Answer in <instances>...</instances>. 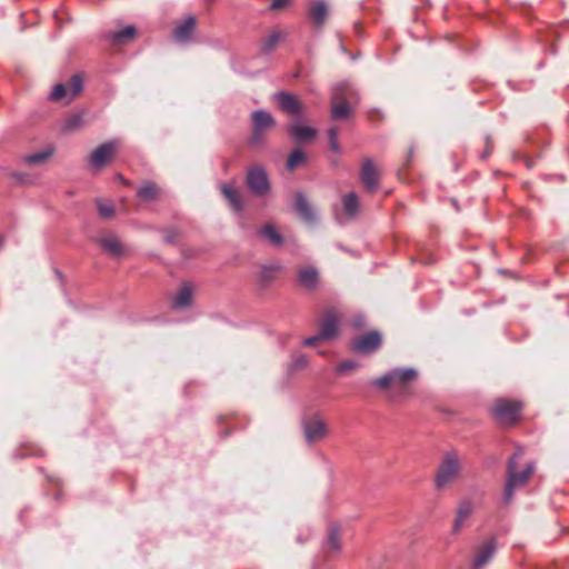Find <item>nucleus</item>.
Returning a JSON list of instances; mask_svg holds the SVG:
<instances>
[{
  "label": "nucleus",
  "mask_w": 569,
  "mask_h": 569,
  "mask_svg": "<svg viewBox=\"0 0 569 569\" xmlns=\"http://www.w3.org/2000/svg\"><path fill=\"white\" fill-rule=\"evenodd\" d=\"M522 456L523 450L518 449L508 462V479L503 492V500L506 503H509L512 500L515 489L517 487L525 486L535 471L532 462L528 463L520 472L516 470L517 461L521 459Z\"/></svg>",
  "instance_id": "1"
},
{
  "label": "nucleus",
  "mask_w": 569,
  "mask_h": 569,
  "mask_svg": "<svg viewBox=\"0 0 569 569\" xmlns=\"http://www.w3.org/2000/svg\"><path fill=\"white\" fill-rule=\"evenodd\" d=\"M355 92L348 83H339L335 87L331 98V118L333 120H343L351 116L352 108L349 100Z\"/></svg>",
  "instance_id": "2"
},
{
  "label": "nucleus",
  "mask_w": 569,
  "mask_h": 569,
  "mask_svg": "<svg viewBox=\"0 0 569 569\" xmlns=\"http://www.w3.org/2000/svg\"><path fill=\"white\" fill-rule=\"evenodd\" d=\"M461 470V462L456 452H448L445 455L441 463L438 467L435 485L437 489L447 488L459 476Z\"/></svg>",
  "instance_id": "3"
},
{
  "label": "nucleus",
  "mask_w": 569,
  "mask_h": 569,
  "mask_svg": "<svg viewBox=\"0 0 569 569\" xmlns=\"http://www.w3.org/2000/svg\"><path fill=\"white\" fill-rule=\"evenodd\" d=\"M522 403L516 400L498 399L493 407L492 413L501 425H512L520 416Z\"/></svg>",
  "instance_id": "4"
},
{
  "label": "nucleus",
  "mask_w": 569,
  "mask_h": 569,
  "mask_svg": "<svg viewBox=\"0 0 569 569\" xmlns=\"http://www.w3.org/2000/svg\"><path fill=\"white\" fill-rule=\"evenodd\" d=\"M252 120V134L249 143L251 146H259L263 142L264 132L272 129L276 124L274 118L271 113L264 110H256L251 114Z\"/></svg>",
  "instance_id": "5"
},
{
  "label": "nucleus",
  "mask_w": 569,
  "mask_h": 569,
  "mask_svg": "<svg viewBox=\"0 0 569 569\" xmlns=\"http://www.w3.org/2000/svg\"><path fill=\"white\" fill-rule=\"evenodd\" d=\"M416 377L417 372L413 369H393L377 379L375 385L382 389L391 386L406 388Z\"/></svg>",
  "instance_id": "6"
},
{
  "label": "nucleus",
  "mask_w": 569,
  "mask_h": 569,
  "mask_svg": "<svg viewBox=\"0 0 569 569\" xmlns=\"http://www.w3.org/2000/svg\"><path fill=\"white\" fill-rule=\"evenodd\" d=\"M246 182L249 190L257 197H263L270 190L268 174L261 166H253L248 169Z\"/></svg>",
  "instance_id": "7"
},
{
  "label": "nucleus",
  "mask_w": 569,
  "mask_h": 569,
  "mask_svg": "<svg viewBox=\"0 0 569 569\" xmlns=\"http://www.w3.org/2000/svg\"><path fill=\"white\" fill-rule=\"evenodd\" d=\"M340 318V313L335 308L326 310L319 323L320 337L327 340L335 338L338 333Z\"/></svg>",
  "instance_id": "8"
},
{
  "label": "nucleus",
  "mask_w": 569,
  "mask_h": 569,
  "mask_svg": "<svg viewBox=\"0 0 569 569\" xmlns=\"http://www.w3.org/2000/svg\"><path fill=\"white\" fill-rule=\"evenodd\" d=\"M381 346V335L378 331H371L356 338L352 341V349L362 355H369L377 351Z\"/></svg>",
  "instance_id": "9"
},
{
  "label": "nucleus",
  "mask_w": 569,
  "mask_h": 569,
  "mask_svg": "<svg viewBox=\"0 0 569 569\" xmlns=\"http://www.w3.org/2000/svg\"><path fill=\"white\" fill-rule=\"evenodd\" d=\"M359 178H360V181L363 184V187L369 192H375L378 189V187H379L378 170H377L373 161L370 158H367L363 160L361 168H360Z\"/></svg>",
  "instance_id": "10"
},
{
  "label": "nucleus",
  "mask_w": 569,
  "mask_h": 569,
  "mask_svg": "<svg viewBox=\"0 0 569 569\" xmlns=\"http://www.w3.org/2000/svg\"><path fill=\"white\" fill-rule=\"evenodd\" d=\"M117 150V142L108 141L96 148L90 156V164L94 168H102L112 158Z\"/></svg>",
  "instance_id": "11"
},
{
  "label": "nucleus",
  "mask_w": 569,
  "mask_h": 569,
  "mask_svg": "<svg viewBox=\"0 0 569 569\" xmlns=\"http://www.w3.org/2000/svg\"><path fill=\"white\" fill-rule=\"evenodd\" d=\"M305 436L308 442L321 440L327 435V425L319 417L315 416L303 423Z\"/></svg>",
  "instance_id": "12"
},
{
  "label": "nucleus",
  "mask_w": 569,
  "mask_h": 569,
  "mask_svg": "<svg viewBox=\"0 0 569 569\" xmlns=\"http://www.w3.org/2000/svg\"><path fill=\"white\" fill-rule=\"evenodd\" d=\"M497 549L496 540L490 538L482 542L476 551L472 568L482 569L493 557Z\"/></svg>",
  "instance_id": "13"
},
{
  "label": "nucleus",
  "mask_w": 569,
  "mask_h": 569,
  "mask_svg": "<svg viewBox=\"0 0 569 569\" xmlns=\"http://www.w3.org/2000/svg\"><path fill=\"white\" fill-rule=\"evenodd\" d=\"M279 108L292 116H299L302 112L301 101L292 93L279 92L276 94Z\"/></svg>",
  "instance_id": "14"
},
{
  "label": "nucleus",
  "mask_w": 569,
  "mask_h": 569,
  "mask_svg": "<svg viewBox=\"0 0 569 569\" xmlns=\"http://www.w3.org/2000/svg\"><path fill=\"white\" fill-rule=\"evenodd\" d=\"M194 288L192 283L184 282L172 298V307L178 310L186 309L191 306Z\"/></svg>",
  "instance_id": "15"
},
{
  "label": "nucleus",
  "mask_w": 569,
  "mask_h": 569,
  "mask_svg": "<svg viewBox=\"0 0 569 569\" xmlns=\"http://www.w3.org/2000/svg\"><path fill=\"white\" fill-rule=\"evenodd\" d=\"M328 16V6L325 0H316L309 4L308 17L318 28H321Z\"/></svg>",
  "instance_id": "16"
},
{
  "label": "nucleus",
  "mask_w": 569,
  "mask_h": 569,
  "mask_svg": "<svg viewBox=\"0 0 569 569\" xmlns=\"http://www.w3.org/2000/svg\"><path fill=\"white\" fill-rule=\"evenodd\" d=\"M196 19L193 17H188L183 21H181L173 31V37L176 41L180 43L188 42L191 39V36L194 31Z\"/></svg>",
  "instance_id": "17"
},
{
  "label": "nucleus",
  "mask_w": 569,
  "mask_h": 569,
  "mask_svg": "<svg viewBox=\"0 0 569 569\" xmlns=\"http://www.w3.org/2000/svg\"><path fill=\"white\" fill-rule=\"evenodd\" d=\"M472 510L473 503L471 500L463 499L459 502L452 527L453 532H459L461 530L466 520L471 515Z\"/></svg>",
  "instance_id": "18"
},
{
  "label": "nucleus",
  "mask_w": 569,
  "mask_h": 569,
  "mask_svg": "<svg viewBox=\"0 0 569 569\" xmlns=\"http://www.w3.org/2000/svg\"><path fill=\"white\" fill-rule=\"evenodd\" d=\"M326 549L332 552H339L342 548L341 528L337 522H332L328 527L326 540Z\"/></svg>",
  "instance_id": "19"
},
{
  "label": "nucleus",
  "mask_w": 569,
  "mask_h": 569,
  "mask_svg": "<svg viewBox=\"0 0 569 569\" xmlns=\"http://www.w3.org/2000/svg\"><path fill=\"white\" fill-rule=\"evenodd\" d=\"M101 247L113 257H124L127 254L126 248L120 240L116 237H106L99 240Z\"/></svg>",
  "instance_id": "20"
},
{
  "label": "nucleus",
  "mask_w": 569,
  "mask_h": 569,
  "mask_svg": "<svg viewBox=\"0 0 569 569\" xmlns=\"http://www.w3.org/2000/svg\"><path fill=\"white\" fill-rule=\"evenodd\" d=\"M221 192L229 201L230 206L234 211L240 212L243 209L242 198L239 191L233 186L229 183H223L221 186Z\"/></svg>",
  "instance_id": "21"
},
{
  "label": "nucleus",
  "mask_w": 569,
  "mask_h": 569,
  "mask_svg": "<svg viewBox=\"0 0 569 569\" xmlns=\"http://www.w3.org/2000/svg\"><path fill=\"white\" fill-rule=\"evenodd\" d=\"M319 279V273L315 268H303L298 273V281L300 286L306 289H315Z\"/></svg>",
  "instance_id": "22"
},
{
  "label": "nucleus",
  "mask_w": 569,
  "mask_h": 569,
  "mask_svg": "<svg viewBox=\"0 0 569 569\" xmlns=\"http://www.w3.org/2000/svg\"><path fill=\"white\" fill-rule=\"evenodd\" d=\"M288 131L299 142L311 140L317 133L316 129L303 124H293Z\"/></svg>",
  "instance_id": "23"
},
{
  "label": "nucleus",
  "mask_w": 569,
  "mask_h": 569,
  "mask_svg": "<svg viewBox=\"0 0 569 569\" xmlns=\"http://www.w3.org/2000/svg\"><path fill=\"white\" fill-rule=\"evenodd\" d=\"M137 30L133 26H127L122 30L110 32L107 37L114 44H123L136 37Z\"/></svg>",
  "instance_id": "24"
},
{
  "label": "nucleus",
  "mask_w": 569,
  "mask_h": 569,
  "mask_svg": "<svg viewBox=\"0 0 569 569\" xmlns=\"http://www.w3.org/2000/svg\"><path fill=\"white\" fill-rule=\"evenodd\" d=\"M296 212L306 221H312L315 218V214L305 198V196L300 192L296 194V204H295Z\"/></svg>",
  "instance_id": "25"
},
{
  "label": "nucleus",
  "mask_w": 569,
  "mask_h": 569,
  "mask_svg": "<svg viewBox=\"0 0 569 569\" xmlns=\"http://www.w3.org/2000/svg\"><path fill=\"white\" fill-rule=\"evenodd\" d=\"M342 206L345 213L349 218H355L359 212L360 203L359 198L355 192H349L342 197Z\"/></svg>",
  "instance_id": "26"
},
{
  "label": "nucleus",
  "mask_w": 569,
  "mask_h": 569,
  "mask_svg": "<svg viewBox=\"0 0 569 569\" xmlns=\"http://www.w3.org/2000/svg\"><path fill=\"white\" fill-rule=\"evenodd\" d=\"M258 233L266 238L271 244L280 246L282 244V237L279 233V231L276 229V227L271 223H267L263 227H261L258 231Z\"/></svg>",
  "instance_id": "27"
},
{
  "label": "nucleus",
  "mask_w": 569,
  "mask_h": 569,
  "mask_svg": "<svg viewBox=\"0 0 569 569\" xmlns=\"http://www.w3.org/2000/svg\"><path fill=\"white\" fill-rule=\"evenodd\" d=\"M283 39V36L280 31H273L271 32L264 40L262 41L261 50L264 53H269L272 51L277 44Z\"/></svg>",
  "instance_id": "28"
},
{
  "label": "nucleus",
  "mask_w": 569,
  "mask_h": 569,
  "mask_svg": "<svg viewBox=\"0 0 569 569\" xmlns=\"http://www.w3.org/2000/svg\"><path fill=\"white\" fill-rule=\"evenodd\" d=\"M306 160V153L300 149H296L289 154L287 167L289 170H295L296 168L305 164Z\"/></svg>",
  "instance_id": "29"
},
{
  "label": "nucleus",
  "mask_w": 569,
  "mask_h": 569,
  "mask_svg": "<svg viewBox=\"0 0 569 569\" xmlns=\"http://www.w3.org/2000/svg\"><path fill=\"white\" fill-rule=\"evenodd\" d=\"M159 190L154 183L148 182L138 190V197L142 200H153L158 197Z\"/></svg>",
  "instance_id": "30"
},
{
  "label": "nucleus",
  "mask_w": 569,
  "mask_h": 569,
  "mask_svg": "<svg viewBox=\"0 0 569 569\" xmlns=\"http://www.w3.org/2000/svg\"><path fill=\"white\" fill-rule=\"evenodd\" d=\"M53 153V150L51 148H48L42 151L34 152L32 154H29L24 158V161L29 164H37L44 162L47 159L51 157Z\"/></svg>",
  "instance_id": "31"
},
{
  "label": "nucleus",
  "mask_w": 569,
  "mask_h": 569,
  "mask_svg": "<svg viewBox=\"0 0 569 569\" xmlns=\"http://www.w3.org/2000/svg\"><path fill=\"white\" fill-rule=\"evenodd\" d=\"M82 86H83V82H82V78L80 77V74H73L69 82V90H70L69 101L72 100L74 97H77L81 92Z\"/></svg>",
  "instance_id": "32"
},
{
  "label": "nucleus",
  "mask_w": 569,
  "mask_h": 569,
  "mask_svg": "<svg viewBox=\"0 0 569 569\" xmlns=\"http://www.w3.org/2000/svg\"><path fill=\"white\" fill-rule=\"evenodd\" d=\"M99 214L104 219H110L114 214V207L110 201L99 200L97 202Z\"/></svg>",
  "instance_id": "33"
},
{
  "label": "nucleus",
  "mask_w": 569,
  "mask_h": 569,
  "mask_svg": "<svg viewBox=\"0 0 569 569\" xmlns=\"http://www.w3.org/2000/svg\"><path fill=\"white\" fill-rule=\"evenodd\" d=\"M82 123H83V116L80 113L73 114L66 120L64 129L71 131V130L79 128Z\"/></svg>",
  "instance_id": "34"
},
{
  "label": "nucleus",
  "mask_w": 569,
  "mask_h": 569,
  "mask_svg": "<svg viewBox=\"0 0 569 569\" xmlns=\"http://www.w3.org/2000/svg\"><path fill=\"white\" fill-rule=\"evenodd\" d=\"M66 96H67L66 86L62 83H58L53 87V89L50 93V99L51 100H60V99L64 98Z\"/></svg>",
  "instance_id": "35"
},
{
  "label": "nucleus",
  "mask_w": 569,
  "mask_h": 569,
  "mask_svg": "<svg viewBox=\"0 0 569 569\" xmlns=\"http://www.w3.org/2000/svg\"><path fill=\"white\" fill-rule=\"evenodd\" d=\"M356 367H357V362L347 360V361H342L338 366L337 370H338V372L343 373V372L355 369Z\"/></svg>",
  "instance_id": "36"
},
{
  "label": "nucleus",
  "mask_w": 569,
  "mask_h": 569,
  "mask_svg": "<svg viewBox=\"0 0 569 569\" xmlns=\"http://www.w3.org/2000/svg\"><path fill=\"white\" fill-rule=\"evenodd\" d=\"M321 340H326L325 338L320 337V332H318V335L316 336H312V337H309V338H306L303 340V345L305 346H308V347H312V346H316L319 341Z\"/></svg>",
  "instance_id": "37"
},
{
  "label": "nucleus",
  "mask_w": 569,
  "mask_h": 569,
  "mask_svg": "<svg viewBox=\"0 0 569 569\" xmlns=\"http://www.w3.org/2000/svg\"><path fill=\"white\" fill-rule=\"evenodd\" d=\"M289 2H290V0H272L270 7H271V9H282Z\"/></svg>",
  "instance_id": "38"
},
{
  "label": "nucleus",
  "mask_w": 569,
  "mask_h": 569,
  "mask_svg": "<svg viewBox=\"0 0 569 569\" xmlns=\"http://www.w3.org/2000/svg\"><path fill=\"white\" fill-rule=\"evenodd\" d=\"M329 144H330V149H331L333 152H336V153H340L341 148H340V146H339L338 139L329 140Z\"/></svg>",
  "instance_id": "39"
},
{
  "label": "nucleus",
  "mask_w": 569,
  "mask_h": 569,
  "mask_svg": "<svg viewBox=\"0 0 569 569\" xmlns=\"http://www.w3.org/2000/svg\"><path fill=\"white\" fill-rule=\"evenodd\" d=\"M363 325H365V318L362 316H359V317L355 318V320L352 322V326L356 329L361 328Z\"/></svg>",
  "instance_id": "40"
},
{
  "label": "nucleus",
  "mask_w": 569,
  "mask_h": 569,
  "mask_svg": "<svg viewBox=\"0 0 569 569\" xmlns=\"http://www.w3.org/2000/svg\"><path fill=\"white\" fill-rule=\"evenodd\" d=\"M338 128L336 127H332L328 130V137H329V140H335V139H338Z\"/></svg>",
  "instance_id": "41"
},
{
  "label": "nucleus",
  "mask_w": 569,
  "mask_h": 569,
  "mask_svg": "<svg viewBox=\"0 0 569 569\" xmlns=\"http://www.w3.org/2000/svg\"><path fill=\"white\" fill-rule=\"evenodd\" d=\"M486 146H487V149H486V152L482 154V158H486L491 153L492 142L490 141L489 138L486 139Z\"/></svg>",
  "instance_id": "42"
}]
</instances>
